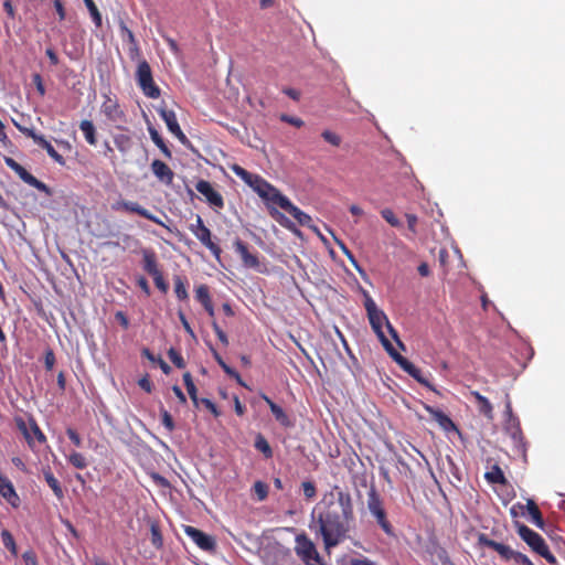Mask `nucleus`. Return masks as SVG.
I'll return each mask as SVG.
<instances>
[{"label":"nucleus","instance_id":"obj_40","mask_svg":"<svg viewBox=\"0 0 565 565\" xmlns=\"http://www.w3.org/2000/svg\"><path fill=\"white\" fill-rule=\"evenodd\" d=\"M254 492L257 495L258 500L263 501L266 499V497L268 494V487L266 483H264L262 481H257L254 484Z\"/></svg>","mask_w":565,"mask_h":565},{"label":"nucleus","instance_id":"obj_55","mask_svg":"<svg viewBox=\"0 0 565 565\" xmlns=\"http://www.w3.org/2000/svg\"><path fill=\"white\" fill-rule=\"evenodd\" d=\"M115 319L122 326L124 329L129 328V320L122 311H117L115 313Z\"/></svg>","mask_w":565,"mask_h":565},{"label":"nucleus","instance_id":"obj_9","mask_svg":"<svg viewBox=\"0 0 565 565\" xmlns=\"http://www.w3.org/2000/svg\"><path fill=\"white\" fill-rule=\"evenodd\" d=\"M518 533L537 554L547 546L543 537L526 525H519Z\"/></svg>","mask_w":565,"mask_h":565},{"label":"nucleus","instance_id":"obj_16","mask_svg":"<svg viewBox=\"0 0 565 565\" xmlns=\"http://www.w3.org/2000/svg\"><path fill=\"white\" fill-rule=\"evenodd\" d=\"M282 210L292 215L301 225H309L311 222V217L302 212L300 209L295 206L286 196L280 199L279 205Z\"/></svg>","mask_w":565,"mask_h":565},{"label":"nucleus","instance_id":"obj_24","mask_svg":"<svg viewBox=\"0 0 565 565\" xmlns=\"http://www.w3.org/2000/svg\"><path fill=\"white\" fill-rule=\"evenodd\" d=\"M79 129L83 132L85 140L90 146H96L97 139L94 124L90 120H83L79 125Z\"/></svg>","mask_w":565,"mask_h":565},{"label":"nucleus","instance_id":"obj_10","mask_svg":"<svg viewBox=\"0 0 565 565\" xmlns=\"http://www.w3.org/2000/svg\"><path fill=\"white\" fill-rule=\"evenodd\" d=\"M195 189L200 194H202L206 199V201L212 206H215L218 209L223 207L224 201H223L222 195L217 191L214 190V188L212 186V184L209 181L200 180L195 184Z\"/></svg>","mask_w":565,"mask_h":565},{"label":"nucleus","instance_id":"obj_59","mask_svg":"<svg viewBox=\"0 0 565 565\" xmlns=\"http://www.w3.org/2000/svg\"><path fill=\"white\" fill-rule=\"evenodd\" d=\"M152 277H153L156 286L159 289H161L162 291H166L167 290V285H166L164 280H163V277H162L161 273L159 271L157 274V276H152Z\"/></svg>","mask_w":565,"mask_h":565},{"label":"nucleus","instance_id":"obj_53","mask_svg":"<svg viewBox=\"0 0 565 565\" xmlns=\"http://www.w3.org/2000/svg\"><path fill=\"white\" fill-rule=\"evenodd\" d=\"M542 557H544L550 564L556 565V557L550 552L548 546H546L543 551L539 553Z\"/></svg>","mask_w":565,"mask_h":565},{"label":"nucleus","instance_id":"obj_34","mask_svg":"<svg viewBox=\"0 0 565 565\" xmlns=\"http://www.w3.org/2000/svg\"><path fill=\"white\" fill-rule=\"evenodd\" d=\"M255 448L263 452L267 458L271 457L273 451L268 444V441L262 436L258 435L255 440Z\"/></svg>","mask_w":565,"mask_h":565},{"label":"nucleus","instance_id":"obj_1","mask_svg":"<svg viewBox=\"0 0 565 565\" xmlns=\"http://www.w3.org/2000/svg\"><path fill=\"white\" fill-rule=\"evenodd\" d=\"M354 522L351 494L334 486L312 510L309 527L321 536L324 548L330 551L349 537Z\"/></svg>","mask_w":565,"mask_h":565},{"label":"nucleus","instance_id":"obj_42","mask_svg":"<svg viewBox=\"0 0 565 565\" xmlns=\"http://www.w3.org/2000/svg\"><path fill=\"white\" fill-rule=\"evenodd\" d=\"M196 299L203 305L211 300L209 295V288L204 285H201L195 290Z\"/></svg>","mask_w":565,"mask_h":565},{"label":"nucleus","instance_id":"obj_44","mask_svg":"<svg viewBox=\"0 0 565 565\" xmlns=\"http://www.w3.org/2000/svg\"><path fill=\"white\" fill-rule=\"evenodd\" d=\"M168 355H169V359L171 360V362L179 369H182L184 367V361L181 356V354L175 351L174 349H170L169 352H168Z\"/></svg>","mask_w":565,"mask_h":565},{"label":"nucleus","instance_id":"obj_49","mask_svg":"<svg viewBox=\"0 0 565 565\" xmlns=\"http://www.w3.org/2000/svg\"><path fill=\"white\" fill-rule=\"evenodd\" d=\"M280 119L285 122H288L295 127H301L303 126V120L298 118V117H292V116H289V115H281L280 116Z\"/></svg>","mask_w":565,"mask_h":565},{"label":"nucleus","instance_id":"obj_31","mask_svg":"<svg viewBox=\"0 0 565 565\" xmlns=\"http://www.w3.org/2000/svg\"><path fill=\"white\" fill-rule=\"evenodd\" d=\"M472 395L479 402V411L482 414H484L487 417L491 418V416H492V406H491L490 402L488 401V398H486L484 396H482L478 392H472Z\"/></svg>","mask_w":565,"mask_h":565},{"label":"nucleus","instance_id":"obj_19","mask_svg":"<svg viewBox=\"0 0 565 565\" xmlns=\"http://www.w3.org/2000/svg\"><path fill=\"white\" fill-rule=\"evenodd\" d=\"M263 398L268 404L273 415L275 416L276 420L284 427H291L294 423L289 418V416L285 413V411L274 403L268 396L264 395Z\"/></svg>","mask_w":565,"mask_h":565},{"label":"nucleus","instance_id":"obj_46","mask_svg":"<svg viewBox=\"0 0 565 565\" xmlns=\"http://www.w3.org/2000/svg\"><path fill=\"white\" fill-rule=\"evenodd\" d=\"M302 490L307 499H312L316 495V487L310 481L302 482Z\"/></svg>","mask_w":565,"mask_h":565},{"label":"nucleus","instance_id":"obj_17","mask_svg":"<svg viewBox=\"0 0 565 565\" xmlns=\"http://www.w3.org/2000/svg\"><path fill=\"white\" fill-rule=\"evenodd\" d=\"M234 248L236 253L241 256L242 262L245 267L256 268L259 265L257 257L250 254L247 249V246L239 239L234 242Z\"/></svg>","mask_w":565,"mask_h":565},{"label":"nucleus","instance_id":"obj_58","mask_svg":"<svg viewBox=\"0 0 565 565\" xmlns=\"http://www.w3.org/2000/svg\"><path fill=\"white\" fill-rule=\"evenodd\" d=\"M351 565H376V564L373 561L361 556V557L351 559Z\"/></svg>","mask_w":565,"mask_h":565},{"label":"nucleus","instance_id":"obj_20","mask_svg":"<svg viewBox=\"0 0 565 565\" xmlns=\"http://www.w3.org/2000/svg\"><path fill=\"white\" fill-rule=\"evenodd\" d=\"M195 237L206 247L211 250V253L216 257V259H220L221 255V248L212 242L211 239V231L205 227L199 230V233L195 235Z\"/></svg>","mask_w":565,"mask_h":565},{"label":"nucleus","instance_id":"obj_51","mask_svg":"<svg viewBox=\"0 0 565 565\" xmlns=\"http://www.w3.org/2000/svg\"><path fill=\"white\" fill-rule=\"evenodd\" d=\"M66 434H67L68 438L73 441V444L76 447H81L82 446V438L79 437V435L74 429L68 428L66 430Z\"/></svg>","mask_w":565,"mask_h":565},{"label":"nucleus","instance_id":"obj_41","mask_svg":"<svg viewBox=\"0 0 565 565\" xmlns=\"http://www.w3.org/2000/svg\"><path fill=\"white\" fill-rule=\"evenodd\" d=\"M151 543L157 548H160L163 544L162 535L156 524L151 525Z\"/></svg>","mask_w":565,"mask_h":565},{"label":"nucleus","instance_id":"obj_11","mask_svg":"<svg viewBox=\"0 0 565 565\" xmlns=\"http://www.w3.org/2000/svg\"><path fill=\"white\" fill-rule=\"evenodd\" d=\"M184 533L193 540V542L203 551H213L215 547V541L212 536L203 533L202 531L185 525Z\"/></svg>","mask_w":565,"mask_h":565},{"label":"nucleus","instance_id":"obj_50","mask_svg":"<svg viewBox=\"0 0 565 565\" xmlns=\"http://www.w3.org/2000/svg\"><path fill=\"white\" fill-rule=\"evenodd\" d=\"M22 558L25 565H38L36 556L32 551H26L23 553Z\"/></svg>","mask_w":565,"mask_h":565},{"label":"nucleus","instance_id":"obj_61","mask_svg":"<svg viewBox=\"0 0 565 565\" xmlns=\"http://www.w3.org/2000/svg\"><path fill=\"white\" fill-rule=\"evenodd\" d=\"M512 558H513L515 562H518V563H520V564H524V565H527V564H530V562H531V561L527 558V556H525V555H523V554H521V553H516V552H514V555L512 556Z\"/></svg>","mask_w":565,"mask_h":565},{"label":"nucleus","instance_id":"obj_36","mask_svg":"<svg viewBox=\"0 0 565 565\" xmlns=\"http://www.w3.org/2000/svg\"><path fill=\"white\" fill-rule=\"evenodd\" d=\"M486 478L493 483H504L505 479L501 469L497 466L486 473Z\"/></svg>","mask_w":565,"mask_h":565},{"label":"nucleus","instance_id":"obj_7","mask_svg":"<svg viewBox=\"0 0 565 565\" xmlns=\"http://www.w3.org/2000/svg\"><path fill=\"white\" fill-rule=\"evenodd\" d=\"M260 198L266 201L273 202L277 205L280 203V199L285 196L266 180L256 175L249 185Z\"/></svg>","mask_w":565,"mask_h":565},{"label":"nucleus","instance_id":"obj_33","mask_svg":"<svg viewBox=\"0 0 565 565\" xmlns=\"http://www.w3.org/2000/svg\"><path fill=\"white\" fill-rule=\"evenodd\" d=\"M67 460H68V462H70L73 467H75V468H77V469H84V468H86V467H87V465H88V463H87L86 458H85L82 454H79V452H77V451H72V452L67 456Z\"/></svg>","mask_w":565,"mask_h":565},{"label":"nucleus","instance_id":"obj_14","mask_svg":"<svg viewBox=\"0 0 565 565\" xmlns=\"http://www.w3.org/2000/svg\"><path fill=\"white\" fill-rule=\"evenodd\" d=\"M115 210H125L128 212L137 213L159 225H163L162 221L159 220L157 216L151 214L148 210L143 209L141 205H139L137 202L131 201H121L114 205Z\"/></svg>","mask_w":565,"mask_h":565},{"label":"nucleus","instance_id":"obj_3","mask_svg":"<svg viewBox=\"0 0 565 565\" xmlns=\"http://www.w3.org/2000/svg\"><path fill=\"white\" fill-rule=\"evenodd\" d=\"M295 552L306 565H324L316 545L306 534H298L295 539Z\"/></svg>","mask_w":565,"mask_h":565},{"label":"nucleus","instance_id":"obj_47","mask_svg":"<svg viewBox=\"0 0 565 565\" xmlns=\"http://www.w3.org/2000/svg\"><path fill=\"white\" fill-rule=\"evenodd\" d=\"M161 417H162V424H163V426H164L169 431H172V430L174 429V424H173V420H172L171 415H170L166 409H162V411H161Z\"/></svg>","mask_w":565,"mask_h":565},{"label":"nucleus","instance_id":"obj_43","mask_svg":"<svg viewBox=\"0 0 565 565\" xmlns=\"http://www.w3.org/2000/svg\"><path fill=\"white\" fill-rule=\"evenodd\" d=\"M174 291L179 299L184 300L188 298V291L185 285L181 280V278H177L174 281Z\"/></svg>","mask_w":565,"mask_h":565},{"label":"nucleus","instance_id":"obj_4","mask_svg":"<svg viewBox=\"0 0 565 565\" xmlns=\"http://www.w3.org/2000/svg\"><path fill=\"white\" fill-rule=\"evenodd\" d=\"M136 76L138 85L146 96L150 98H158L160 96V89L153 83L151 68L146 61L138 64Z\"/></svg>","mask_w":565,"mask_h":565},{"label":"nucleus","instance_id":"obj_29","mask_svg":"<svg viewBox=\"0 0 565 565\" xmlns=\"http://www.w3.org/2000/svg\"><path fill=\"white\" fill-rule=\"evenodd\" d=\"M23 181L26 184L38 189L39 191L44 192L47 195H51V190L49 189V186L41 182L40 180H38L35 177H33L30 172L26 173V175L23 178Z\"/></svg>","mask_w":565,"mask_h":565},{"label":"nucleus","instance_id":"obj_30","mask_svg":"<svg viewBox=\"0 0 565 565\" xmlns=\"http://www.w3.org/2000/svg\"><path fill=\"white\" fill-rule=\"evenodd\" d=\"M23 181L26 184L38 189L39 191L44 192L47 195H51V190L49 189V186L41 182L40 180H38L35 177H33L30 172L26 173V175L23 178Z\"/></svg>","mask_w":565,"mask_h":565},{"label":"nucleus","instance_id":"obj_8","mask_svg":"<svg viewBox=\"0 0 565 565\" xmlns=\"http://www.w3.org/2000/svg\"><path fill=\"white\" fill-rule=\"evenodd\" d=\"M388 354L406 373H408L417 382L431 388L429 382L422 375V371L417 369L413 363H411L407 359L402 356L395 349L388 352Z\"/></svg>","mask_w":565,"mask_h":565},{"label":"nucleus","instance_id":"obj_54","mask_svg":"<svg viewBox=\"0 0 565 565\" xmlns=\"http://www.w3.org/2000/svg\"><path fill=\"white\" fill-rule=\"evenodd\" d=\"M479 544L494 550L498 542L488 539L484 534H480L479 535Z\"/></svg>","mask_w":565,"mask_h":565},{"label":"nucleus","instance_id":"obj_22","mask_svg":"<svg viewBox=\"0 0 565 565\" xmlns=\"http://www.w3.org/2000/svg\"><path fill=\"white\" fill-rule=\"evenodd\" d=\"M521 509L525 508L529 515L531 516V522L536 525L539 529H543L544 527V521H543V518H542V514L537 508V505L535 504V502L532 500V499H529L526 501V504L525 507L523 505H520Z\"/></svg>","mask_w":565,"mask_h":565},{"label":"nucleus","instance_id":"obj_32","mask_svg":"<svg viewBox=\"0 0 565 565\" xmlns=\"http://www.w3.org/2000/svg\"><path fill=\"white\" fill-rule=\"evenodd\" d=\"M231 169L235 173L236 177L241 178L248 185L252 184L254 178L257 175V174H253V173L248 172L247 170H245L244 168H242L238 164H233L231 167Z\"/></svg>","mask_w":565,"mask_h":565},{"label":"nucleus","instance_id":"obj_52","mask_svg":"<svg viewBox=\"0 0 565 565\" xmlns=\"http://www.w3.org/2000/svg\"><path fill=\"white\" fill-rule=\"evenodd\" d=\"M214 358H215L216 362L218 363V365L223 369V371L227 375L235 374V370H233L231 366H228L217 353H214Z\"/></svg>","mask_w":565,"mask_h":565},{"label":"nucleus","instance_id":"obj_45","mask_svg":"<svg viewBox=\"0 0 565 565\" xmlns=\"http://www.w3.org/2000/svg\"><path fill=\"white\" fill-rule=\"evenodd\" d=\"M494 551L498 552L505 559H510L514 555V551H512L508 545H504L502 543H498Z\"/></svg>","mask_w":565,"mask_h":565},{"label":"nucleus","instance_id":"obj_62","mask_svg":"<svg viewBox=\"0 0 565 565\" xmlns=\"http://www.w3.org/2000/svg\"><path fill=\"white\" fill-rule=\"evenodd\" d=\"M179 318H180L181 323H182V326L184 327L185 331H186L190 335L194 337V332H193V330L191 329V327H190V324H189L188 320L185 319V317H184V315H183L182 312H180V313H179Z\"/></svg>","mask_w":565,"mask_h":565},{"label":"nucleus","instance_id":"obj_18","mask_svg":"<svg viewBox=\"0 0 565 565\" xmlns=\"http://www.w3.org/2000/svg\"><path fill=\"white\" fill-rule=\"evenodd\" d=\"M153 174L166 184H171L173 180L172 170L161 160H154L151 163Z\"/></svg>","mask_w":565,"mask_h":565},{"label":"nucleus","instance_id":"obj_25","mask_svg":"<svg viewBox=\"0 0 565 565\" xmlns=\"http://www.w3.org/2000/svg\"><path fill=\"white\" fill-rule=\"evenodd\" d=\"M114 143L120 152L126 153L130 150L132 142L128 135L118 134L114 137Z\"/></svg>","mask_w":565,"mask_h":565},{"label":"nucleus","instance_id":"obj_27","mask_svg":"<svg viewBox=\"0 0 565 565\" xmlns=\"http://www.w3.org/2000/svg\"><path fill=\"white\" fill-rule=\"evenodd\" d=\"M44 478H45V481L47 482L49 487L54 492V494L58 499H62L64 495L63 489H62L60 482L57 481V479L53 476V473L51 471H44Z\"/></svg>","mask_w":565,"mask_h":565},{"label":"nucleus","instance_id":"obj_21","mask_svg":"<svg viewBox=\"0 0 565 565\" xmlns=\"http://www.w3.org/2000/svg\"><path fill=\"white\" fill-rule=\"evenodd\" d=\"M32 139L36 145L46 150L47 154L56 162L63 163V157L54 149V147L41 135H33Z\"/></svg>","mask_w":565,"mask_h":565},{"label":"nucleus","instance_id":"obj_15","mask_svg":"<svg viewBox=\"0 0 565 565\" xmlns=\"http://www.w3.org/2000/svg\"><path fill=\"white\" fill-rule=\"evenodd\" d=\"M507 425L505 429L509 433L510 437L512 438L515 447L521 448L523 446L522 441V434L519 427V422L516 418L512 416L511 405L510 403L507 404Z\"/></svg>","mask_w":565,"mask_h":565},{"label":"nucleus","instance_id":"obj_56","mask_svg":"<svg viewBox=\"0 0 565 565\" xmlns=\"http://www.w3.org/2000/svg\"><path fill=\"white\" fill-rule=\"evenodd\" d=\"M206 226L204 225L201 216H196V221L195 223L191 224L190 225V231L194 234V236L199 233V230L201 228H205Z\"/></svg>","mask_w":565,"mask_h":565},{"label":"nucleus","instance_id":"obj_23","mask_svg":"<svg viewBox=\"0 0 565 565\" xmlns=\"http://www.w3.org/2000/svg\"><path fill=\"white\" fill-rule=\"evenodd\" d=\"M142 260H143V269L151 276H157V274L160 271L158 269L156 256L150 250H143L142 252Z\"/></svg>","mask_w":565,"mask_h":565},{"label":"nucleus","instance_id":"obj_2","mask_svg":"<svg viewBox=\"0 0 565 565\" xmlns=\"http://www.w3.org/2000/svg\"><path fill=\"white\" fill-rule=\"evenodd\" d=\"M364 306L367 312V318L370 320L371 327L376 333L377 338L380 339L381 343L383 344L387 353L394 350V348L392 343L388 341V339L385 337V333L383 331L384 326L386 327L392 338L397 342L398 347L404 349V344L399 340L397 332L390 323L386 315L381 309L377 308L374 300L371 297H366Z\"/></svg>","mask_w":565,"mask_h":565},{"label":"nucleus","instance_id":"obj_57","mask_svg":"<svg viewBox=\"0 0 565 565\" xmlns=\"http://www.w3.org/2000/svg\"><path fill=\"white\" fill-rule=\"evenodd\" d=\"M138 385L148 393H150L152 390V384L148 376H143L142 379H140L138 381Z\"/></svg>","mask_w":565,"mask_h":565},{"label":"nucleus","instance_id":"obj_26","mask_svg":"<svg viewBox=\"0 0 565 565\" xmlns=\"http://www.w3.org/2000/svg\"><path fill=\"white\" fill-rule=\"evenodd\" d=\"M426 409L441 427L447 428L448 426H452L451 419L441 411L435 409L429 406H427Z\"/></svg>","mask_w":565,"mask_h":565},{"label":"nucleus","instance_id":"obj_64","mask_svg":"<svg viewBox=\"0 0 565 565\" xmlns=\"http://www.w3.org/2000/svg\"><path fill=\"white\" fill-rule=\"evenodd\" d=\"M54 7L56 9V12L58 14L60 20H64L65 19V11H64L62 2L60 0H55L54 1Z\"/></svg>","mask_w":565,"mask_h":565},{"label":"nucleus","instance_id":"obj_63","mask_svg":"<svg viewBox=\"0 0 565 565\" xmlns=\"http://www.w3.org/2000/svg\"><path fill=\"white\" fill-rule=\"evenodd\" d=\"M3 8L10 18H14L15 11L10 0L3 2Z\"/></svg>","mask_w":565,"mask_h":565},{"label":"nucleus","instance_id":"obj_38","mask_svg":"<svg viewBox=\"0 0 565 565\" xmlns=\"http://www.w3.org/2000/svg\"><path fill=\"white\" fill-rule=\"evenodd\" d=\"M92 18H93V21L95 22V24L97 26H99L102 24V17H100V13L96 7V4L94 3L93 0H84Z\"/></svg>","mask_w":565,"mask_h":565},{"label":"nucleus","instance_id":"obj_35","mask_svg":"<svg viewBox=\"0 0 565 565\" xmlns=\"http://www.w3.org/2000/svg\"><path fill=\"white\" fill-rule=\"evenodd\" d=\"M321 137L330 145L334 146V147H339L342 142V138L340 135H338L337 132L334 131H331V130H323L322 134H321Z\"/></svg>","mask_w":565,"mask_h":565},{"label":"nucleus","instance_id":"obj_5","mask_svg":"<svg viewBox=\"0 0 565 565\" xmlns=\"http://www.w3.org/2000/svg\"><path fill=\"white\" fill-rule=\"evenodd\" d=\"M367 509L370 513L376 519L382 530L386 534H392V526L386 520V514L382 507V501L374 489H371L367 493Z\"/></svg>","mask_w":565,"mask_h":565},{"label":"nucleus","instance_id":"obj_12","mask_svg":"<svg viewBox=\"0 0 565 565\" xmlns=\"http://www.w3.org/2000/svg\"><path fill=\"white\" fill-rule=\"evenodd\" d=\"M100 110L111 122L118 124L124 121V111L120 109L117 99L110 96H105Z\"/></svg>","mask_w":565,"mask_h":565},{"label":"nucleus","instance_id":"obj_48","mask_svg":"<svg viewBox=\"0 0 565 565\" xmlns=\"http://www.w3.org/2000/svg\"><path fill=\"white\" fill-rule=\"evenodd\" d=\"M212 327H213V330H214L216 337L218 338V340L223 344L227 345L228 344V339H227V335L225 334V332L218 327V324L216 322H213Z\"/></svg>","mask_w":565,"mask_h":565},{"label":"nucleus","instance_id":"obj_13","mask_svg":"<svg viewBox=\"0 0 565 565\" xmlns=\"http://www.w3.org/2000/svg\"><path fill=\"white\" fill-rule=\"evenodd\" d=\"M158 113H159L160 117L162 118V120L166 122L169 131L172 135H174L181 142L184 143L186 141V137L182 132V130L178 124L175 113L173 110L166 109V108L158 109Z\"/></svg>","mask_w":565,"mask_h":565},{"label":"nucleus","instance_id":"obj_37","mask_svg":"<svg viewBox=\"0 0 565 565\" xmlns=\"http://www.w3.org/2000/svg\"><path fill=\"white\" fill-rule=\"evenodd\" d=\"M149 134L156 146L159 147L164 154L170 156V152L159 132L153 128H149Z\"/></svg>","mask_w":565,"mask_h":565},{"label":"nucleus","instance_id":"obj_39","mask_svg":"<svg viewBox=\"0 0 565 565\" xmlns=\"http://www.w3.org/2000/svg\"><path fill=\"white\" fill-rule=\"evenodd\" d=\"M382 217L392 226L399 227L402 225L401 221L395 216L391 209H383L381 211Z\"/></svg>","mask_w":565,"mask_h":565},{"label":"nucleus","instance_id":"obj_28","mask_svg":"<svg viewBox=\"0 0 565 565\" xmlns=\"http://www.w3.org/2000/svg\"><path fill=\"white\" fill-rule=\"evenodd\" d=\"M0 536L6 548H8L13 556H17L18 548L12 534L8 530H2Z\"/></svg>","mask_w":565,"mask_h":565},{"label":"nucleus","instance_id":"obj_6","mask_svg":"<svg viewBox=\"0 0 565 565\" xmlns=\"http://www.w3.org/2000/svg\"><path fill=\"white\" fill-rule=\"evenodd\" d=\"M14 422L30 447H33L34 440H38L41 444L46 440L44 434L41 431L40 427L33 418L24 420L22 417H17Z\"/></svg>","mask_w":565,"mask_h":565},{"label":"nucleus","instance_id":"obj_60","mask_svg":"<svg viewBox=\"0 0 565 565\" xmlns=\"http://www.w3.org/2000/svg\"><path fill=\"white\" fill-rule=\"evenodd\" d=\"M282 93L292 98L294 100H298L300 98V92L294 88H284Z\"/></svg>","mask_w":565,"mask_h":565}]
</instances>
